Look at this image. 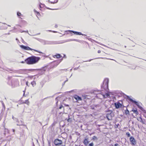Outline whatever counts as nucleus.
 <instances>
[{"instance_id":"nucleus-48","label":"nucleus","mask_w":146,"mask_h":146,"mask_svg":"<svg viewBox=\"0 0 146 146\" xmlns=\"http://www.w3.org/2000/svg\"><path fill=\"white\" fill-rule=\"evenodd\" d=\"M23 92H24V94H23V95L24 96V95H25V92L24 91H23Z\"/></svg>"},{"instance_id":"nucleus-29","label":"nucleus","mask_w":146,"mask_h":146,"mask_svg":"<svg viewBox=\"0 0 146 146\" xmlns=\"http://www.w3.org/2000/svg\"><path fill=\"white\" fill-rule=\"evenodd\" d=\"M1 103H2V104L3 105V107L4 108V109H5V105L4 104V103H3V102L2 101H1Z\"/></svg>"},{"instance_id":"nucleus-5","label":"nucleus","mask_w":146,"mask_h":146,"mask_svg":"<svg viewBox=\"0 0 146 146\" xmlns=\"http://www.w3.org/2000/svg\"><path fill=\"white\" fill-rule=\"evenodd\" d=\"M114 114L111 111H109L106 114V117L108 120H111L112 117H114Z\"/></svg>"},{"instance_id":"nucleus-40","label":"nucleus","mask_w":146,"mask_h":146,"mask_svg":"<svg viewBox=\"0 0 146 146\" xmlns=\"http://www.w3.org/2000/svg\"><path fill=\"white\" fill-rule=\"evenodd\" d=\"M41 5H42V4L41 3L39 5V6H40V8H42V7L41 6Z\"/></svg>"},{"instance_id":"nucleus-50","label":"nucleus","mask_w":146,"mask_h":146,"mask_svg":"<svg viewBox=\"0 0 146 146\" xmlns=\"http://www.w3.org/2000/svg\"><path fill=\"white\" fill-rule=\"evenodd\" d=\"M91 60H89L88 61H90Z\"/></svg>"},{"instance_id":"nucleus-28","label":"nucleus","mask_w":146,"mask_h":146,"mask_svg":"<svg viewBox=\"0 0 146 146\" xmlns=\"http://www.w3.org/2000/svg\"><path fill=\"white\" fill-rule=\"evenodd\" d=\"M126 134L128 137H129L130 136V134L129 132H127Z\"/></svg>"},{"instance_id":"nucleus-19","label":"nucleus","mask_w":146,"mask_h":146,"mask_svg":"<svg viewBox=\"0 0 146 146\" xmlns=\"http://www.w3.org/2000/svg\"><path fill=\"white\" fill-rule=\"evenodd\" d=\"M1 28L2 29H5L7 28V27L5 25H4L1 27Z\"/></svg>"},{"instance_id":"nucleus-30","label":"nucleus","mask_w":146,"mask_h":146,"mask_svg":"<svg viewBox=\"0 0 146 146\" xmlns=\"http://www.w3.org/2000/svg\"><path fill=\"white\" fill-rule=\"evenodd\" d=\"M92 139L93 140H96V139H97V138L96 136H94L93 137Z\"/></svg>"},{"instance_id":"nucleus-18","label":"nucleus","mask_w":146,"mask_h":146,"mask_svg":"<svg viewBox=\"0 0 146 146\" xmlns=\"http://www.w3.org/2000/svg\"><path fill=\"white\" fill-rule=\"evenodd\" d=\"M31 83L33 87L35 86L36 85V83L35 81H33Z\"/></svg>"},{"instance_id":"nucleus-38","label":"nucleus","mask_w":146,"mask_h":146,"mask_svg":"<svg viewBox=\"0 0 146 146\" xmlns=\"http://www.w3.org/2000/svg\"><path fill=\"white\" fill-rule=\"evenodd\" d=\"M55 28H57L58 27V25H55Z\"/></svg>"},{"instance_id":"nucleus-3","label":"nucleus","mask_w":146,"mask_h":146,"mask_svg":"<svg viewBox=\"0 0 146 146\" xmlns=\"http://www.w3.org/2000/svg\"><path fill=\"white\" fill-rule=\"evenodd\" d=\"M108 82L109 79L108 78H106L104 79L102 85L101 86V88L102 89H103L106 92H107L108 90Z\"/></svg>"},{"instance_id":"nucleus-14","label":"nucleus","mask_w":146,"mask_h":146,"mask_svg":"<svg viewBox=\"0 0 146 146\" xmlns=\"http://www.w3.org/2000/svg\"><path fill=\"white\" fill-rule=\"evenodd\" d=\"M70 31L72 32L73 33L75 34L78 35H84L83 34H82L81 32H79L76 31Z\"/></svg>"},{"instance_id":"nucleus-52","label":"nucleus","mask_w":146,"mask_h":146,"mask_svg":"<svg viewBox=\"0 0 146 146\" xmlns=\"http://www.w3.org/2000/svg\"><path fill=\"white\" fill-rule=\"evenodd\" d=\"M22 39L23 41V39L22 38Z\"/></svg>"},{"instance_id":"nucleus-7","label":"nucleus","mask_w":146,"mask_h":146,"mask_svg":"<svg viewBox=\"0 0 146 146\" xmlns=\"http://www.w3.org/2000/svg\"><path fill=\"white\" fill-rule=\"evenodd\" d=\"M20 46L22 48V49H23L24 50H34L35 51H36V52H38L40 53H42L41 52L39 51H38L37 50H34V49H32L31 48H30L29 47V46H24V45H21Z\"/></svg>"},{"instance_id":"nucleus-22","label":"nucleus","mask_w":146,"mask_h":146,"mask_svg":"<svg viewBox=\"0 0 146 146\" xmlns=\"http://www.w3.org/2000/svg\"><path fill=\"white\" fill-rule=\"evenodd\" d=\"M58 0H56V1L55 0L53 2H51V1H48V2L50 3H52V4H54V3H56L58 2Z\"/></svg>"},{"instance_id":"nucleus-21","label":"nucleus","mask_w":146,"mask_h":146,"mask_svg":"<svg viewBox=\"0 0 146 146\" xmlns=\"http://www.w3.org/2000/svg\"><path fill=\"white\" fill-rule=\"evenodd\" d=\"M9 133V130L5 128L4 129V134H5Z\"/></svg>"},{"instance_id":"nucleus-32","label":"nucleus","mask_w":146,"mask_h":146,"mask_svg":"<svg viewBox=\"0 0 146 146\" xmlns=\"http://www.w3.org/2000/svg\"><path fill=\"white\" fill-rule=\"evenodd\" d=\"M94 144L93 143H91L89 144V146H93Z\"/></svg>"},{"instance_id":"nucleus-53","label":"nucleus","mask_w":146,"mask_h":146,"mask_svg":"<svg viewBox=\"0 0 146 146\" xmlns=\"http://www.w3.org/2000/svg\"><path fill=\"white\" fill-rule=\"evenodd\" d=\"M8 26H10L9 25H8Z\"/></svg>"},{"instance_id":"nucleus-27","label":"nucleus","mask_w":146,"mask_h":146,"mask_svg":"<svg viewBox=\"0 0 146 146\" xmlns=\"http://www.w3.org/2000/svg\"><path fill=\"white\" fill-rule=\"evenodd\" d=\"M125 114H127L129 113V111L127 110H125Z\"/></svg>"},{"instance_id":"nucleus-49","label":"nucleus","mask_w":146,"mask_h":146,"mask_svg":"<svg viewBox=\"0 0 146 146\" xmlns=\"http://www.w3.org/2000/svg\"><path fill=\"white\" fill-rule=\"evenodd\" d=\"M51 9V10H54L55 9Z\"/></svg>"},{"instance_id":"nucleus-31","label":"nucleus","mask_w":146,"mask_h":146,"mask_svg":"<svg viewBox=\"0 0 146 146\" xmlns=\"http://www.w3.org/2000/svg\"><path fill=\"white\" fill-rule=\"evenodd\" d=\"M34 11L35 12H36L37 13V15H40L39 13L38 12H37L34 9Z\"/></svg>"},{"instance_id":"nucleus-4","label":"nucleus","mask_w":146,"mask_h":146,"mask_svg":"<svg viewBox=\"0 0 146 146\" xmlns=\"http://www.w3.org/2000/svg\"><path fill=\"white\" fill-rule=\"evenodd\" d=\"M98 92H99V93H96L97 97L98 98H100L102 97H103L104 98H106L109 96V94L105 92V94H104L102 91H98Z\"/></svg>"},{"instance_id":"nucleus-12","label":"nucleus","mask_w":146,"mask_h":146,"mask_svg":"<svg viewBox=\"0 0 146 146\" xmlns=\"http://www.w3.org/2000/svg\"><path fill=\"white\" fill-rule=\"evenodd\" d=\"M57 43L55 42L49 41H45V44H56Z\"/></svg>"},{"instance_id":"nucleus-47","label":"nucleus","mask_w":146,"mask_h":146,"mask_svg":"<svg viewBox=\"0 0 146 146\" xmlns=\"http://www.w3.org/2000/svg\"><path fill=\"white\" fill-rule=\"evenodd\" d=\"M13 132H14L15 131V130H14V129H13Z\"/></svg>"},{"instance_id":"nucleus-26","label":"nucleus","mask_w":146,"mask_h":146,"mask_svg":"<svg viewBox=\"0 0 146 146\" xmlns=\"http://www.w3.org/2000/svg\"><path fill=\"white\" fill-rule=\"evenodd\" d=\"M19 31L21 32V33H22V32H26V33H28V31H23L22 30H19Z\"/></svg>"},{"instance_id":"nucleus-17","label":"nucleus","mask_w":146,"mask_h":146,"mask_svg":"<svg viewBox=\"0 0 146 146\" xmlns=\"http://www.w3.org/2000/svg\"><path fill=\"white\" fill-rule=\"evenodd\" d=\"M132 111L136 114L137 115L138 114V112L137 111V109H135L132 110Z\"/></svg>"},{"instance_id":"nucleus-33","label":"nucleus","mask_w":146,"mask_h":146,"mask_svg":"<svg viewBox=\"0 0 146 146\" xmlns=\"http://www.w3.org/2000/svg\"><path fill=\"white\" fill-rule=\"evenodd\" d=\"M58 98H58V97H56V101H57L56 103H57V102H58Z\"/></svg>"},{"instance_id":"nucleus-57","label":"nucleus","mask_w":146,"mask_h":146,"mask_svg":"<svg viewBox=\"0 0 146 146\" xmlns=\"http://www.w3.org/2000/svg\"><path fill=\"white\" fill-rule=\"evenodd\" d=\"M112 146H113V145H112Z\"/></svg>"},{"instance_id":"nucleus-9","label":"nucleus","mask_w":146,"mask_h":146,"mask_svg":"<svg viewBox=\"0 0 146 146\" xmlns=\"http://www.w3.org/2000/svg\"><path fill=\"white\" fill-rule=\"evenodd\" d=\"M129 100L132 102L134 103L141 110H142L143 108L140 106L139 103L133 100L132 99L129 98Z\"/></svg>"},{"instance_id":"nucleus-8","label":"nucleus","mask_w":146,"mask_h":146,"mask_svg":"<svg viewBox=\"0 0 146 146\" xmlns=\"http://www.w3.org/2000/svg\"><path fill=\"white\" fill-rule=\"evenodd\" d=\"M54 143L56 146H59L62 144V141L61 140L56 139L54 140Z\"/></svg>"},{"instance_id":"nucleus-54","label":"nucleus","mask_w":146,"mask_h":146,"mask_svg":"<svg viewBox=\"0 0 146 146\" xmlns=\"http://www.w3.org/2000/svg\"><path fill=\"white\" fill-rule=\"evenodd\" d=\"M40 34V33L38 34Z\"/></svg>"},{"instance_id":"nucleus-11","label":"nucleus","mask_w":146,"mask_h":146,"mask_svg":"<svg viewBox=\"0 0 146 146\" xmlns=\"http://www.w3.org/2000/svg\"><path fill=\"white\" fill-rule=\"evenodd\" d=\"M74 98L76 99L77 101H81L82 100L81 98L77 95H74Z\"/></svg>"},{"instance_id":"nucleus-55","label":"nucleus","mask_w":146,"mask_h":146,"mask_svg":"<svg viewBox=\"0 0 146 146\" xmlns=\"http://www.w3.org/2000/svg\"><path fill=\"white\" fill-rule=\"evenodd\" d=\"M65 146V145H63V146Z\"/></svg>"},{"instance_id":"nucleus-6","label":"nucleus","mask_w":146,"mask_h":146,"mask_svg":"<svg viewBox=\"0 0 146 146\" xmlns=\"http://www.w3.org/2000/svg\"><path fill=\"white\" fill-rule=\"evenodd\" d=\"M8 83L9 85H11L12 87H14L17 86L18 81L17 80H14L11 83V81L9 80Z\"/></svg>"},{"instance_id":"nucleus-23","label":"nucleus","mask_w":146,"mask_h":146,"mask_svg":"<svg viewBox=\"0 0 146 146\" xmlns=\"http://www.w3.org/2000/svg\"><path fill=\"white\" fill-rule=\"evenodd\" d=\"M23 103L26 104L28 105H29V101L28 100H27L25 101Z\"/></svg>"},{"instance_id":"nucleus-2","label":"nucleus","mask_w":146,"mask_h":146,"mask_svg":"<svg viewBox=\"0 0 146 146\" xmlns=\"http://www.w3.org/2000/svg\"><path fill=\"white\" fill-rule=\"evenodd\" d=\"M36 69H22L19 70H13L11 69H8L7 71L11 73L15 72L21 74H27L29 73L30 72H34L36 70Z\"/></svg>"},{"instance_id":"nucleus-10","label":"nucleus","mask_w":146,"mask_h":146,"mask_svg":"<svg viewBox=\"0 0 146 146\" xmlns=\"http://www.w3.org/2000/svg\"><path fill=\"white\" fill-rule=\"evenodd\" d=\"M130 141L133 145H135L136 144V141L133 137H131L130 138Z\"/></svg>"},{"instance_id":"nucleus-15","label":"nucleus","mask_w":146,"mask_h":146,"mask_svg":"<svg viewBox=\"0 0 146 146\" xmlns=\"http://www.w3.org/2000/svg\"><path fill=\"white\" fill-rule=\"evenodd\" d=\"M83 143L86 146H87L88 143V141L87 139H85Z\"/></svg>"},{"instance_id":"nucleus-1","label":"nucleus","mask_w":146,"mask_h":146,"mask_svg":"<svg viewBox=\"0 0 146 146\" xmlns=\"http://www.w3.org/2000/svg\"><path fill=\"white\" fill-rule=\"evenodd\" d=\"M40 59L38 57H36L35 56H32L28 58L25 60L27 64H35Z\"/></svg>"},{"instance_id":"nucleus-34","label":"nucleus","mask_w":146,"mask_h":146,"mask_svg":"<svg viewBox=\"0 0 146 146\" xmlns=\"http://www.w3.org/2000/svg\"><path fill=\"white\" fill-rule=\"evenodd\" d=\"M63 106L61 105L59 107V109H61L62 107H63Z\"/></svg>"},{"instance_id":"nucleus-58","label":"nucleus","mask_w":146,"mask_h":146,"mask_svg":"<svg viewBox=\"0 0 146 146\" xmlns=\"http://www.w3.org/2000/svg\"><path fill=\"white\" fill-rule=\"evenodd\" d=\"M76 146H77L76 145Z\"/></svg>"},{"instance_id":"nucleus-51","label":"nucleus","mask_w":146,"mask_h":146,"mask_svg":"<svg viewBox=\"0 0 146 146\" xmlns=\"http://www.w3.org/2000/svg\"><path fill=\"white\" fill-rule=\"evenodd\" d=\"M125 48H126V46H125Z\"/></svg>"},{"instance_id":"nucleus-39","label":"nucleus","mask_w":146,"mask_h":146,"mask_svg":"<svg viewBox=\"0 0 146 146\" xmlns=\"http://www.w3.org/2000/svg\"><path fill=\"white\" fill-rule=\"evenodd\" d=\"M118 144H115V146H118Z\"/></svg>"},{"instance_id":"nucleus-46","label":"nucleus","mask_w":146,"mask_h":146,"mask_svg":"<svg viewBox=\"0 0 146 146\" xmlns=\"http://www.w3.org/2000/svg\"><path fill=\"white\" fill-rule=\"evenodd\" d=\"M17 125H22V124H17Z\"/></svg>"},{"instance_id":"nucleus-41","label":"nucleus","mask_w":146,"mask_h":146,"mask_svg":"<svg viewBox=\"0 0 146 146\" xmlns=\"http://www.w3.org/2000/svg\"><path fill=\"white\" fill-rule=\"evenodd\" d=\"M24 62H24L23 61H22L21 62V63H24Z\"/></svg>"},{"instance_id":"nucleus-37","label":"nucleus","mask_w":146,"mask_h":146,"mask_svg":"<svg viewBox=\"0 0 146 146\" xmlns=\"http://www.w3.org/2000/svg\"><path fill=\"white\" fill-rule=\"evenodd\" d=\"M98 53H100L101 52V51L100 50H98Z\"/></svg>"},{"instance_id":"nucleus-42","label":"nucleus","mask_w":146,"mask_h":146,"mask_svg":"<svg viewBox=\"0 0 146 146\" xmlns=\"http://www.w3.org/2000/svg\"><path fill=\"white\" fill-rule=\"evenodd\" d=\"M68 79H67L66 81H65L64 82V84L66 81H68Z\"/></svg>"},{"instance_id":"nucleus-44","label":"nucleus","mask_w":146,"mask_h":146,"mask_svg":"<svg viewBox=\"0 0 146 146\" xmlns=\"http://www.w3.org/2000/svg\"><path fill=\"white\" fill-rule=\"evenodd\" d=\"M16 40L19 41V40L17 38H16Z\"/></svg>"},{"instance_id":"nucleus-35","label":"nucleus","mask_w":146,"mask_h":146,"mask_svg":"<svg viewBox=\"0 0 146 146\" xmlns=\"http://www.w3.org/2000/svg\"><path fill=\"white\" fill-rule=\"evenodd\" d=\"M50 31V32H52V31H51V30H49L48 31ZM52 32L53 33H57V32L56 31H52Z\"/></svg>"},{"instance_id":"nucleus-25","label":"nucleus","mask_w":146,"mask_h":146,"mask_svg":"<svg viewBox=\"0 0 146 146\" xmlns=\"http://www.w3.org/2000/svg\"><path fill=\"white\" fill-rule=\"evenodd\" d=\"M68 118L67 119V121L68 122H71V119L70 118V116L69 115H68Z\"/></svg>"},{"instance_id":"nucleus-36","label":"nucleus","mask_w":146,"mask_h":146,"mask_svg":"<svg viewBox=\"0 0 146 146\" xmlns=\"http://www.w3.org/2000/svg\"><path fill=\"white\" fill-rule=\"evenodd\" d=\"M28 81L26 82V84L27 86H29L28 85Z\"/></svg>"},{"instance_id":"nucleus-24","label":"nucleus","mask_w":146,"mask_h":146,"mask_svg":"<svg viewBox=\"0 0 146 146\" xmlns=\"http://www.w3.org/2000/svg\"><path fill=\"white\" fill-rule=\"evenodd\" d=\"M17 15L19 17H19L20 16H22V15L21 14V13L19 12H17Z\"/></svg>"},{"instance_id":"nucleus-13","label":"nucleus","mask_w":146,"mask_h":146,"mask_svg":"<svg viewBox=\"0 0 146 146\" xmlns=\"http://www.w3.org/2000/svg\"><path fill=\"white\" fill-rule=\"evenodd\" d=\"M77 41V42H81V40H78V39H70L66 41L65 42H69V41Z\"/></svg>"},{"instance_id":"nucleus-56","label":"nucleus","mask_w":146,"mask_h":146,"mask_svg":"<svg viewBox=\"0 0 146 146\" xmlns=\"http://www.w3.org/2000/svg\"><path fill=\"white\" fill-rule=\"evenodd\" d=\"M145 113H146V111L145 112Z\"/></svg>"},{"instance_id":"nucleus-43","label":"nucleus","mask_w":146,"mask_h":146,"mask_svg":"<svg viewBox=\"0 0 146 146\" xmlns=\"http://www.w3.org/2000/svg\"><path fill=\"white\" fill-rule=\"evenodd\" d=\"M77 69H78V68H74V70H77Z\"/></svg>"},{"instance_id":"nucleus-45","label":"nucleus","mask_w":146,"mask_h":146,"mask_svg":"<svg viewBox=\"0 0 146 146\" xmlns=\"http://www.w3.org/2000/svg\"><path fill=\"white\" fill-rule=\"evenodd\" d=\"M12 118L13 119H14V116H12Z\"/></svg>"},{"instance_id":"nucleus-16","label":"nucleus","mask_w":146,"mask_h":146,"mask_svg":"<svg viewBox=\"0 0 146 146\" xmlns=\"http://www.w3.org/2000/svg\"><path fill=\"white\" fill-rule=\"evenodd\" d=\"M115 107H116V108H119V107H120V103H115Z\"/></svg>"},{"instance_id":"nucleus-20","label":"nucleus","mask_w":146,"mask_h":146,"mask_svg":"<svg viewBox=\"0 0 146 146\" xmlns=\"http://www.w3.org/2000/svg\"><path fill=\"white\" fill-rule=\"evenodd\" d=\"M55 57L57 58H59L61 57L60 55V54H57L56 55H55L54 56V57Z\"/></svg>"}]
</instances>
